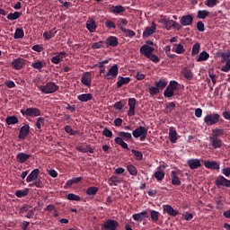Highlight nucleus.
<instances>
[{
	"label": "nucleus",
	"instance_id": "nucleus-46",
	"mask_svg": "<svg viewBox=\"0 0 230 230\" xmlns=\"http://www.w3.org/2000/svg\"><path fill=\"white\" fill-rule=\"evenodd\" d=\"M127 170L130 175L136 177L137 175V168L134 164H129L127 166Z\"/></svg>",
	"mask_w": 230,
	"mask_h": 230
},
{
	"label": "nucleus",
	"instance_id": "nucleus-9",
	"mask_svg": "<svg viewBox=\"0 0 230 230\" xmlns=\"http://www.w3.org/2000/svg\"><path fill=\"white\" fill-rule=\"evenodd\" d=\"M11 65L13 66V69L20 71V69H22V67L26 66V60L22 58H18L16 59H13Z\"/></svg>",
	"mask_w": 230,
	"mask_h": 230
},
{
	"label": "nucleus",
	"instance_id": "nucleus-62",
	"mask_svg": "<svg viewBox=\"0 0 230 230\" xmlns=\"http://www.w3.org/2000/svg\"><path fill=\"white\" fill-rule=\"evenodd\" d=\"M105 26L108 30H116V23L111 20L105 22Z\"/></svg>",
	"mask_w": 230,
	"mask_h": 230
},
{
	"label": "nucleus",
	"instance_id": "nucleus-64",
	"mask_svg": "<svg viewBox=\"0 0 230 230\" xmlns=\"http://www.w3.org/2000/svg\"><path fill=\"white\" fill-rule=\"evenodd\" d=\"M102 136H105V137H112V131L108 128H104L102 130Z\"/></svg>",
	"mask_w": 230,
	"mask_h": 230
},
{
	"label": "nucleus",
	"instance_id": "nucleus-20",
	"mask_svg": "<svg viewBox=\"0 0 230 230\" xmlns=\"http://www.w3.org/2000/svg\"><path fill=\"white\" fill-rule=\"evenodd\" d=\"M28 134H30V125L26 124L20 128L18 137L19 139H24L25 137H28Z\"/></svg>",
	"mask_w": 230,
	"mask_h": 230
},
{
	"label": "nucleus",
	"instance_id": "nucleus-4",
	"mask_svg": "<svg viewBox=\"0 0 230 230\" xmlns=\"http://www.w3.org/2000/svg\"><path fill=\"white\" fill-rule=\"evenodd\" d=\"M133 137L137 139V137H140V141H145L146 139V137L148 136V128L143 126H139L132 132Z\"/></svg>",
	"mask_w": 230,
	"mask_h": 230
},
{
	"label": "nucleus",
	"instance_id": "nucleus-15",
	"mask_svg": "<svg viewBox=\"0 0 230 230\" xmlns=\"http://www.w3.org/2000/svg\"><path fill=\"white\" fill-rule=\"evenodd\" d=\"M180 24L181 26H191L193 24V15H183L180 20Z\"/></svg>",
	"mask_w": 230,
	"mask_h": 230
},
{
	"label": "nucleus",
	"instance_id": "nucleus-40",
	"mask_svg": "<svg viewBox=\"0 0 230 230\" xmlns=\"http://www.w3.org/2000/svg\"><path fill=\"white\" fill-rule=\"evenodd\" d=\"M164 27L165 29L170 31V30H172V28H173V26H175V24H177V22L173 21V20H165L164 22Z\"/></svg>",
	"mask_w": 230,
	"mask_h": 230
},
{
	"label": "nucleus",
	"instance_id": "nucleus-56",
	"mask_svg": "<svg viewBox=\"0 0 230 230\" xmlns=\"http://www.w3.org/2000/svg\"><path fill=\"white\" fill-rule=\"evenodd\" d=\"M209 15V12L207 10H199L198 11V19H206Z\"/></svg>",
	"mask_w": 230,
	"mask_h": 230
},
{
	"label": "nucleus",
	"instance_id": "nucleus-21",
	"mask_svg": "<svg viewBox=\"0 0 230 230\" xmlns=\"http://www.w3.org/2000/svg\"><path fill=\"white\" fill-rule=\"evenodd\" d=\"M204 166H206L208 170H220V164L216 161L206 160L204 162Z\"/></svg>",
	"mask_w": 230,
	"mask_h": 230
},
{
	"label": "nucleus",
	"instance_id": "nucleus-55",
	"mask_svg": "<svg viewBox=\"0 0 230 230\" xmlns=\"http://www.w3.org/2000/svg\"><path fill=\"white\" fill-rule=\"evenodd\" d=\"M44 66H46V64L42 61H37L31 64V67H33V69H38V71H40Z\"/></svg>",
	"mask_w": 230,
	"mask_h": 230
},
{
	"label": "nucleus",
	"instance_id": "nucleus-37",
	"mask_svg": "<svg viewBox=\"0 0 230 230\" xmlns=\"http://www.w3.org/2000/svg\"><path fill=\"white\" fill-rule=\"evenodd\" d=\"M84 178L80 176V177L73 178L71 180H67L66 182V186L69 187V186H73V184H78V182H80Z\"/></svg>",
	"mask_w": 230,
	"mask_h": 230
},
{
	"label": "nucleus",
	"instance_id": "nucleus-57",
	"mask_svg": "<svg viewBox=\"0 0 230 230\" xmlns=\"http://www.w3.org/2000/svg\"><path fill=\"white\" fill-rule=\"evenodd\" d=\"M67 200H75V202H78L81 200L80 196L75 195V193H69L66 195Z\"/></svg>",
	"mask_w": 230,
	"mask_h": 230
},
{
	"label": "nucleus",
	"instance_id": "nucleus-43",
	"mask_svg": "<svg viewBox=\"0 0 230 230\" xmlns=\"http://www.w3.org/2000/svg\"><path fill=\"white\" fill-rule=\"evenodd\" d=\"M155 178L156 181H158V182H161V181L164 179V172L161 171V167H158V171L155 172Z\"/></svg>",
	"mask_w": 230,
	"mask_h": 230
},
{
	"label": "nucleus",
	"instance_id": "nucleus-31",
	"mask_svg": "<svg viewBox=\"0 0 230 230\" xmlns=\"http://www.w3.org/2000/svg\"><path fill=\"white\" fill-rule=\"evenodd\" d=\"M79 102H87L93 100V95L91 93H82L77 96Z\"/></svg>",
	"mask_w": 230,
	"mask_h": 230
},
{
	"label": "nucleus",
	"instance_id": "nucleus-5",
	"mask_svg": "<svg viewBox=\"0 0 230 230\" xmlns=\"http://www.w3.org/2000/svg\"><path fill=\"white\" fill-rule=\"evenodd\" d=\"M218 121H220V115L218 113L208 114L204 118V122L206 125H208V127H211V125H217Z\"/></svg>",
	"mask_w": 230,
	"mask_h": 230
},
{
	"label": "nucleus",
	"instance_id": "nucleus-41",
	"mask_svg": "<svg viewBox=\"0 0 230 230\" xmlns=\"http://www.w3.org/2000/svg\"><path fill=\"white\" fill-rule=\"evenodd\" d=\"M115 143L116 145H119L120 146H122V148H124L125 150H130V148H128V145L125 142V140H123V138L116 137Z\"/></svg>",
	"mask_w": 230,
	"mask_h": 230
},
{
	"label": "nucleus",
	"instance_id": "nucleus-23",
	"mask_svg": "<svg viewBox=\"0 0 230 230\" xmlns=\"http://www.w3.org/2000/svg\"><path fill=\"white\" fill-rule=\"evenodd\" d=\"M171 181L173 186H181L182 184V182L179 179V176L177 175V171L171 172Z\"/></svg>",
	"mask_w": 230,
	"mask_h": 230
},
{
	"label": "nucleus",
	"instance_id": "nucleus-39",
	"mask_svg": "<svg viewBox=\"0 0 230 230\" xmlns=\"http://www.w3.org/2000/svg\"><path fill=\"white\" fill-rule=\"evenodd\" d=\"M7 125H17L19 123V119L16 116H8L5 119Z\"/></svg>",
	"mask_w": 230,
	"mask_h": 230
},
{
	"label": "nucleus",
	"instance_id": "nucleus-61",
	"mask_svg": "<svg viewBox=\"0 0 230 230\" xmlns=\"http://www.w3.org/2000/svg\"><path fill=\"white\" fill-rule=\"evenodd\" d=\"M64 130H65V132H66V134H69L70 136H76V134H78V131L73 130L71 126H66L64 128Z\"/></svg>",
	"mask_w": 230,
	"mask_h": 230
},
{
	"label": "nucleus",
	"instance_id": "nucleus-6",
	"mask_svg": "<svg viewBox=\"0 0 230 230\" xmlns=\"http://www.w3.org/2000/svg\"><path fill=\"white\" fill-rule=\"evenodd\" d=\"M119 73V67L118 64H114L108 71V73L104 75L105 80H114V78L118 77Z\"/></svg>",
	"mask_w": 230,
	"mask_h": 230
},
{
	"label": "nucleus",
	"instance_id": "nucleus-3",
	"mask_svg": "<svg viewBox=\"0 0 230 230\" xmlns=\"http://www.w3.org/2000/svg\"><path fill=\"white\" fill-rule=\"evenodd\" d=\"M21 114L22 116L29 117V118H39V116H42V113H40V110L39 108H26V109H22L20 111Z\"/></svg>",
	"mask_w": 230,
	"mask_h": 230
},
{
	"label": "nucleus",
	"instance_id": "nucleus-49",
	"mask_svg": "<svg viewBox=\"0 0 230 230\" xmlns=\"http://www.w3.org/2000/svg\"><path fill=\"white\" fill-rule=\"evenodd\" d=\"M182 75L186 80H191L193 78V73L186 67L182 70Z\"/></svg>",
	"mask_w": 230,
	"mask_h": 230
},
{
	"label": "nucleus",
	"instance_id": "nucleus-47",
	"mask_svg": "<svg viewBox=\"0 0 230 230\" xmlns=\"http://www.w3.org/2000/svg\"><path fill=\"white\" fill-rule=\"evenodd\" d=\"M148 91H149L150 96H157V94H159L161 93L159 88H157L156 86H154V85L149 86Z\"/></svg>",
	"mask_w": 230,
	"mask_h": 230
},
{
	"label": "nucleus",
	"instance_id": "nucleus-16",
	"mask_svg": "<svg viewBox=\"0 0 230 230\" xmlns=\"http://www.w3.org/2000/svg\"><path fill=\"white\" fill-rule=\"evenodd\" d=\"M163 210L164 213H167L169 217H177V215H179V210L174 209L172 205H164Z\"/></svg>",
	"mask_w": 230,
	"mask_h": 230
},
{
	"label": "nucleus",
	"instance_id": "nucleus-13",
	"mask_svg": "<svg viewBox=\"0 0 230 230\" xmlns=\"http://www.w3.org/2000/svg\"><path fill=\"white\" fill-rule=\"evenodd\" d=\"M155 30H157V25L155 22H152L151 27H146L143 32L144 39H148L151 35L155 33Z\"/></svg>",
	"mask_w": 230,
	"mask_h": 230
},
{
	"label": "nucleus",
	"instance_id": "nucleus-27",
	"mask_svg": "<svg viewBox=\"0 0 230 230\" xmlns=\"http://www.w3.org/2000/svg\"><path fill=\"white\" fill-rule=\"evenodd\" d=\"M77 151L82 152L83 154H94V148L91 147L89 145H86L85 146H77Z\"/></svg>",
	"mask_w": 230,
	"mask_h": 230
},
{
	"label": "nucleus",
	"instance_id": "nucleus-58",
	"mask_svg": "<svg viewBox=\"0 0 230 230\" xmlns=\"http://www.w3.org/2000/svg\"><path fill=\"white\" fill-rule=\"evenodd\" d=\"M229 58H230V50H226V52H223L221 54V58H222L221 62H222V64H224V62H227L228 60H230Z\"/></svg>",
	"mask_w": 230,
	"mask_h": 230
},
{
	"label": "nucleus",
	"instance_id": "nucleus-42",
	"mask_svg": "<svg viewBox=\"0 0 230 230\" xmlns=\"http://www.w3.org/2000/svg\"><path fill=\"white\" fill-rule=\"evenodd\" d=\"M98 190L99 189L96 186L89 187L86 190V195H89V197H94L96 195V193H98Z\"/></svg>",
	"mask_w": 230,
	"mask_h": 230
},
{
	"label": "nucleus",
	"instance_id": "nucleus-26",
	"mask_svg": "<svg viewBox=\"0 0 230 230\" xmlns=\"http://www.w3.org/2000/svg\"><path fill=\"white\" fill-rule=\"evenodd\" d=\"M31 157L30 155L24 154V153H18L16 155V161L17 163H20V164H24L25 162L28 161V158Z\"/></svg>",
	"mask_w": 230,
	"mask_h": 230
},
{
	"label": "nucleus",
	"instance_id": "nucleus-18",
	"mask_svg": "<svg viewBox=\"0 0 230 230\" xmlns=\"http://www.w3.org/2000/svg\"><path fill=\"white\" fill-rule=\"evenodd\" d=\"M133 220H135V222H143V220H145V218H148V212L144 210L140 213L137 214H134L132 216Z\"/></svg>",
	"mask_w": 230,
	"mask_h": 230
},
{
	"label": "nucleus",
	"instance_id": "nucleus-11",
	"mask_svg": "<svg viewBox=\"0 0 230 230\" xmlns=\"http://www.w3.org/2000/svg\"><path fill=\"white\" fill-rule=\"evenodd\" d=\"M154 51H155V49H154L153 47H150L149 45H143L140 48V54L144 55L146 58H148L150 55L154 53Z\"/></svg>",
	"mask_w": 230,
	"mask_h": 230
},
{
	"label": "nucleus",
	"instance_id": "nucleus-53",
	"mask_svg": "<svg viewBox=\"0 0 230 230\" xmlns=\"http://www.w3.org/2000/svg\"><path fill=\"white\" fill-rule=\"evenodd\" d=\"M200 51V43L197 42L192 46L191 55L195 57V55H199Z\"/></svg>",
	"mask_w": 230,
	"mask_h": 230
},
{
	"label": "nucleus",
	"instance_id": "nucleus-14",
	"mask_svg": "<svg viewBox=\"0 0 230 230\" xmlns=\"http://www.w3.org/2000/svg\"><path fill=\"white\" fill-rule=\"evenodd\" d=\"M92 82H93V77L91 75V73L85 72L81 78L82 84L85 85L86 87H91Z\"/></svg>",
	"mask_w": 230,
	"mask_h": 230
},
{
	"label": "nucleus",
	"instance_id": "nucleus-44",
	"mask_svg": "<svg viewBox=\"0 0 230 230\" xmlns=\"http://www.w3.org/2000/svg\"><path fill=\"white\" fill-rule=\"evenodd\" d=\"M57 35V31H55V29L49 31H45L43 33V37L45 38V40H50V39H53Z\"/></svg>",
	"mask_w": 230,
	"mask_h": 230
},
{
	"label": "nucleus",
	"instance_id": "nucleus-36",
	"mask_svg": "<svg viewBox=\"0 0 230 230\" xmlns=\"http://www.w3.org/2000/svg\"><path fill=\"white\" fill-rule=\"evenodd\" d=\"M221 136H226V130L221 128H215L212 130V137H220Z\"/></svg>",
	"mask_w": 230,
	"mask_h": 230
},
{
	"label": "nucleus",
	"instance_id": "nucleus-19",
	"mask_svg": "<svg viewBox=\"0 0 230 230\" xmlns=\"http://www.w3.org/2000/svg\"><path fill=\"white\" fill-rule=\"evenodd\" d=\"M96 28L98 26L96 25V22H94V19L89 18L86 22V29L90 33H94L96 31Z\"/></svg>",
	"mask_w": 230,
	"mask_h": 230
},
{
	"label": "nucleus",
	"instance_id": "nucleus-10",
	"mask_svg": "<svg viewBox=\"0 0 230 230\" xmlns=\"http://www.w3.org/2000/svg\"><path fill=\"white\" fill-rule=\"evenodd\" d=\"M104 44L106 48H116L119 44V41L116 36H110L105 40Z\"/></svg>",
	"mask_w": 230,
	"mask_h": 230
},
{
	"label": "nucleus",
	"instance_id": "nucleus-52",
	"mask_svg": "<svg viewBox=\"0 0 230 230\" xmlns=\"http://www.w3.org/2000/svg\"><path fill=\"white\" fill-rule=\"evenodd\" d=\"M175 102H167L165 104V111L166 112H169L170 114H172V112H173V109L175 108Z\"/></svg>",
	"mask_w": 230,
	"mask_h": 230
},
{
	"label": "nucleus",
	"instance_id": "nucleus-60",
	"mask_svg": "<svg viewBox=\"0 0 230 230\" xmlns=\"http://www.w3.org/2000/svg\"><path fill=\"white\" fill-rule=\"evenodd\" d=\"M103 44H105V41H103V40L95 42L92 45V49H102V48H104Z\"/></svg>",
	"mask_w": 230,
	"mask_h": 230
},
{
	"label": "nucleus",
	"instance_id": "nucleus-7",
	"mask_svg": "<svg viewBox=\"0 0 230 230\" xmlns=\"http://www.w3.org/2000/svg\"><path fill=\"white\" fill-rule=\"evenodd\" d=\"M118 226H119L118 221L114 219H108L102 224L101 229L102 230H116L118 229Z\"/></svg>",
	"mask_w": 230,
	"mask_h": 230
},
{
	"label": "nucleus",
	"instance_id": "nucleus-45",
	"mask_svg": "<svg viewBox=\"0 0 230 230\" xmlns=\"http://www.w3.org/2000/svg\"><path fill=\"white\" fill-rule=\"evenodd\" d=\"M108 182H109L110 186H118V184H119V182H121V181L119 180V178L118 176H111L108 180Z\"/></svg>",
	"mask_w": 230,
	"mask_h": 230
},
{
	"label": "nucleus",
	"instance_id": "nucleus-35",
	"mask_svg": "<svg viewBox=\"0 0 230 230\" xmlns=\"http://www.w3.org/2000/svg\"><path fill=\"white\" fill-rule=\"evenodd\" d=\"M28 193H30V189H25V190H18L15 191L14 195L18 199H22V197H28Z\"/></svg>",
	"mask_w": 230,
	"mask_h": 230
},
{
	"label": "nucleus",
	"instance_id": "nucleus-59",
	"mask_svg": "<svg viewBox=\"0 0 230 230\" xmlns=\"http://www.w3.org/2000/svg\"><path fill=\"white\" fill-rule=\"evenodd\" d=\"M174 46L176 47L175 53H177V55H182L184 51H186L182 44H174Z\"/></svg>",
	"mask_w": 230,
	"mask_h": 230
},
{
	"label": "nucleus",
	"instance_id": "nucleus-2",
	"mask_svg": "<svg viewBox=\"0 0 230 230\" xmlns=\"http://www.w3.org/2000/svg\"><path fill=\"white\" fill-rule=\"evenodd\" d=\"M177 87H179V83L177 81H170L166 89L164 91V98H172V96H175Z\"/></svg>",
	"mask_w": 230,
	"mask_h": 230
},
{
	"label": "nucleus",
	"instance_id": "nucleus-51",
	"mask_svg": "<svg viewBox=\"0 0 230 230\" xmlns=\"http://www.w3.org/2000/svg\"><path fill=\"white\" fill-rule=\"evenodd\" d=\"M45 121L46 120L42 117H39L37 119V120H36V127H37L39 132L42 131V125H44Z\"/></svg>",
	"mask_w": 230,
	"mask_h": 230
},
{
	"label": "nucleus",
	"instance_id": "nucleus-22",
	"mask_svg": "<svg viewBox=\"0 0 230 230\" xmlns=\"http://www.w3.org/2000/svg\"><path fill=\"white\" fill-rule=\"evenodd\" d=\"M209 141L213 148H222V140L217 137H209Z\"/></svg>",
	"mask_w": 230,
	"mask_h": 230
},
{
	"label": "nucleus",
	"instance_id": "nucleus-33",
	"mask_svg": "<svg viewBox=\"0 0 230 230\" xmlns=\"http://www.w3.org/2000/svg\"><path fill=\"white\" fill-rule=\"evenodd\" d=\"M111 13H115L116 15L119 13H123L125 12V7L122 5H112L111 8Z\"/></svg>",
	"mask_w": 230,
	"mask_h": 230
},
{
	"label": "nucleus",
	"instance_id": "nucleus-50",
	"mask_svg": "<svg viewBox=\"0 0 230 230\" xmlns=\"http://www.w3.org/2000/svg\"><path fill=\"white\" fill-rule=\"evenodd\" d=\"M209 58V54L206 51H202L197 58V62H204Z\"/></svg>",
	"mask_w": 230,
	"mask_h": 230
},
{
	"label": "nucleus",
	"instance_id": "nucleus-29",
	"mask_svg": "<svg viewBox=\"0 0 230 230\" xmlns=\"http://www.w3.org/2000/svg\"><path fill=\"white\" fill-rule=\"evenodd\" d=\"M169 139L171 143H177V130L173 127L169 129Z\"/></svg>",
	"mask_w": 230,
	"mask_h": 230
},
{
	"label": "nucleus",
	"instance_id": "nucleus-25",
	"mask_svg": "<svg viewBox=\"0 0 230 230\" xmlns=\"http://www.w3.org/2000/svg\"><path fill=\"white\" fill-rule=\"evenodd\" d=\"M188 164L190 170H197V168H200V166H202V164H200V160L199 159H190L188 161Z\"/></svg>",
	"mask_w": 230,
	"mask_h": 230
},
{
	"label": "nucleus",
	"instance_id": "nucleus-1",
	"mask_svg": "<svg viewBox=\"0 0 230 230\" xmlns=\"http://www.w3.org/2000/svg\"><path fill=\"white\" fill-rule=\"evenodd\" d=\"M37 87L43 94H53V93H57L60 89V86L55 82H49L45 85H38Z\"/></svg>",
	"mask_w": 230,
	"mask_h": 230
},
{
	"label": "nucleus",
	"instance_id": "nucleus-8",
	"mask_svg": "<svg viewBox=\"0 0 230 230\" xmlns=\"http://www.w3.org/2000/svg\"><path fill=\"white\" fill-rule=\"evenodd\" d=\"M215 184L217 188H220L221 186H225V188H230V180H227L223 175H219L217 177Z\"/></svg>",
	"mask_w": 230,
	"mask_h": 230
},
{
	"label": "nucleus",
	"instance_id": "nucleus-38",
	"mask_svg": "<svg viewBox=\"0 0 230 230\" xmlns=\"http://www.w3.org/2000/svg\"><path fill=\"white\" fill-rule=\"evenodd\" d=\"M22 15V13H20V12L10 13L7 15V19L8 21H17V19H19V17H21Z\"/></svg>",
	"mask_w": 230,
	"mask_h": 230
},
{
	"label": "nucleus",
	"instance_id": "nucleus-17",
	"mask_svg": "<svg viewBox=\"0 0 230 230\" xmlns=\"http://www.w3.org/2000/svg\"><path fill=\"white\" fill-rule=\"evenodd\" d=\"M39 175H40V170L34 169L26 178V182H34L39 179Z\"/></svg>",
	"mask_w": 230,
	"mask_h": 230
},
{
	"label": "nucleus",
	"instance_id": "nucleus-48",
	"mask_svg": "<svg viewBox=\"0 0 230 230\" xmlns=\"http://www.w3.org/2000/svg\"><path fill=\"white\" fill-rule=\"evenodd\" d=\"M131 152L134 155V159L136 161H143V153L136 149H132Z\"/></svg>",
	"mask_w": 230,
	"mask_h": 230
},
{
	"label": "nucleus",
	"instance_id": "nucleus-28",
	"mask_svg": "<svg viewBox=\"0 0 230 230\" xmlns=\"http://www.w3.org/2000/svg\"><path fill=\"white\" fill-rule=\"evenodd\" d=\"M117 137H119V139H122V141H131L132 140V134L125 131H120L118 133Z\"/></svg>",
	"mask_w": 230,
	"mask_h": 230
},
{
	"label": "nucleus",
	"instance_id": "nucleus-34",
	"mask_svg": "<svg viewBox=\"0 0 230 230\" xmlns=\"http://www.w3.org/2000/svg\"><path fill=\"white\" fill-rule=\"evenodd\" d=\"M161 214L159 213V211L156 210H150V217L151 220L154 224H157V222H159V216Z\"/></svg>",
	"mask_w": 230,
	"mask_h": 230
},
{
	"label": "nucleus",
	"instance_id": "nucleus-32",
	"mask_svg": "<svg viewBox=\"0 0 230 230\" xmlns=\"http://www.w3.org/2000/svg\"><path fill=\"white\" fill-rule=\"evenodd\" d=\"M155 85L157 87L158 91H163V89L168 85V81H166V79H160L155 83Z\"/></svg>",
	"mask_w": 230,
	"mask_h": 230
},
{
	"label": "nucleus",
	"instance_id": "nucleus-63",
	"mask_svg": "<svg viewBox=\"0 0 230 230\" xmlns=\"http://www.w3.org/2000/svg\"><path fill=\"white\" fill-rule=\"evenodd\" d=\"M221 71L223 73H229L230 72V59H228L224 66L221 67Z\"/></svg>",
	"mask_w": 230,
	"mask_h": 230
},
{
	"label": "nucleus",
	"instance_id": "nucleus-12",
	"mask_svg": "<svg viewBox=\"0 0 230 230\" xmlns=\"http://www.w3.org/2000/svg\"><path fill=\"white\" fill-rule=\"evenodd\" d=\"M136 98H129L128 101V105L129 110L128 111V116L130 118L132 116H136Z\"/></svg>",
	"mask_w": 230,
	"mask_h": 230
},
{
	"label": "nucleus",
	"instance_id": "nucleus-30",
	"mask_svg": "<svg viewBox=\"0 0 230 230\" xmlns=\"http://www.w3.org/2000/svg\"><path fill=\"white\" fill-rule=\"evenodd\" d=\"M128 84H130V77L119 76L117 87H123V85H127Z\"/></svg>",
	"mask_w": 230,
	"mask_h": 230
},
{
	"label": "nucleus",
	"instance_id": "nucleus-24",
	"mask_svg": "<svg viewBox=\"0 0 230 230\" xmlns=\"http://www.w3.org/2000/svg\"><path fill=\"white\" fill-rule=\"evenodd\" d=\"M118 28L119 30H120V31H122L126 37H129L130 39H132V37H136V32H134V31L130 30V29H125L121 23L118 24Z\"/></svg>",
	"mask_w": 230,
	"mask_h": 230
},
{
	"label": "nucleus",
	"instance_id": "nucleus-54",
	"mask_svg": "<svg viewBox=\"0 0 230 230\" xmlns=\"http://www.w3.org/2000/svg\"><path fill=\"white\" fill-rule=\"evenodd\" d=\"M14 39H24V31L21 28H17L14 33Z\"/></svg>",
	"mask_w": 230,
	"mask_h": 230
}]
</instances>
